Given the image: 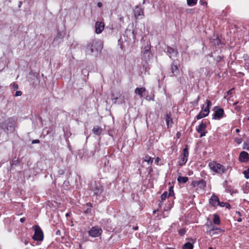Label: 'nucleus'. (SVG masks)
<instances>
[{
	"label": "nucleus",
	"instance_id": "5fc2aeb1",
	"mask_svg": "<svg viewBox=\"0 0 249 249\" xmlns=\"http://www.w3.org/2000/svg\"><path fill=\"white\" fill-rule=\"evenodd\" d=\"M199 97H198L196 100V103H197L198 101L199 100Z\"/></svg>",
	"mask_w": 249,
	"mask_h": 249
},
{
	"label": "nucleus",
	"instance_id": "aec40b11",
	"mask_svg": "<svg viewBox=\"0 0 249 249\" xmlns=\"http://www.w3.org/2000/svg\"><path fill=\"white\" fill-rule=\"evenodd\" d=\"M165 121L166 123L167 127L168 128L172 126L173 124L172 118L171 117V115L169 114H167L165 117Z\"/></svg>",
	"mask_w": 249,
	"mask_h": 249
},
{
	"label": "nucleus",
	"instance_id": "412c9836",
	"mask_svg": "<svg viewBox=\"0 0 249 249\" xmlns=\"http://www.w3.org/2000/svg\"><path fill=\"white\" fill-rule=\"evenodd\" d=\"M94 195L96 196L100 195L103 192V187L100 185L98 186H96V187L93 189Z\"/></svg>",
	"mask_w": 249,
	"mask_h": 249
},
{
	"label": "nucleus",
	"instance_id": "a878e982",
	"mask_svg": "<svg viewBox=\"0 0 249 249\" xmlns=\"http://www.w3.org/2000/svg\"><path fill=\"white\" fill-rule=\"evenodd\" d=\"M193 249V245L192 243L187 242L185 243L183 247V249Z\"/></svg>",
	"mask_w": 249,
	"mask_h": 249
},
{
	"label": "nucleus",
	"instance_id": "b1692460",
	"mask_svg": "<svg viewBox=\"0 0 249 249\" xmlns=\"http://www.w3.org/2000/svg\"><path fill=\"white\" fill-rule=\"evenodd\" d=\"M213 223L216 225L220 224V218H219V217L217 214H214L213 215Z\"/></svg>",
	"mask_w": 249,
	"mask_h": 249
},
{
	"label": "nucleus",
	"instance_id": "9d476101",
	"mask_svg": "<svg viewBox=\"0 0 249 249\" xmlns=\"http://www.w3.org/2000/svg\"><path fill=\"white\" fill-rule=\"evenodd\" d=\"M153 158L150 157L149 156H146L144 157L143 161L142 162V167H143L144 165V163L146 162L147 165L149 166V171L148 172L150 173L152 171V168H151V166L153 163Z\"/></svg>",
	"mask_w": 249,
	"mask_h": 249
},
{
	"label": "nucleus",
	"instance_id": "c85d7f7f",
	"mask_svg": "<svg viewBox=\"0 0 249 249\" xmlns=\"http://www.w3.org/2000/svg\"><path fill=\"white\" fill-rule=\"evenodd\" d=\"M243 149L249 151V141H246L244 142Z\"/></svg>",
	"mask_w": 249,
	"mask_h": 249
},
{
	"label": "nucleus",
	"instance_id": "09e8293b",
	"mask_svg": "<svg viewBox=\"0 0 249 249\" xmlns=\"http://www.w3.org/2000/svg\"><path fill=\"white\" fill-rule=\"evenodd\" d=\"M236 213L239 215H241V213L239 212H237Z\"/></svg>",
	"mask_w": 249,
	"mask_h": 249
},
{
	"label": "nucleus",
	"instance_id": "ddd939ff",
	"mask_svg": "<svg viewBox=\"0 0 249 249\" xmlns=\"http://www.w3.org/2000/svg\"><path fill=\"white\" fill-rule=\"evenodd\" d=\"M224 112V110L222 108H218L215 111L213 119L214 120H220L223 117Z\"/></svg>",
	"mask_w": 249,
	"mask_h": 249
},
{
	"label": "nucleus",
	"instance_id": "cd10ccee",
	"mask_svg": "<svg viewBox=\"0 0 249 249\" xmlns=\"http://www.w3.org/2000/svg\"><path fill=\"white\" fill-rule=\"evenodd\" d=\"M207 115L203 113L202 111L199 113V114L196 116V119L199 120L202 119Z\"/></svg>",
	"mask_w": 249,
	"mask_h": 249
},
{
	"label": "nucleus",
	"instance_id": "a18cd8bd",
	"mask_svg": "<svg viewBox=\"0 0 249 249\" xmlns=\"http://www.w3.org/2000/svg\"><path fill=\"white\" fill-rule=\"evenodd\" d=\"M39 142V141L38 140H34L33 142V143H37Z\"/></svg>",
	"mask_w": 249,
	"mask_h": 249
},
{
	"label": "nucleus",
	"instance_id": "680f3d73",
	"mask_svg": "<svg viewBox=\"0 0 249 249\" xmlns=\"http://www.w3.org/2000/svg\"><path fill=\"white\" fill-rule=\"evenodd\" d=\"M59 233V231H57V234Z\"/></svg>",
	"mask_w": 249,
	"mask_h": 249
},
{
	"label": "nucleus",
	"instance_id": "3c124183",
	"mask_svg": "<svg viewBox=\"0 0 249 249\" xmlns=\"http://www.w3.org/2000/svg\"><path fill=\"white\" fill-rule=\"evenodd\" d=\"M138 227H136L134 228V229L135 230H137L138 229Z\"/></svg>",
	"mask_w": 249,
	"mask_h": 249
},
{
	"label": "nucleus",
	"instance_id": "f03ea898",
	"mask_svg": "<svg viewBox=\"0 0 249 249\" xmlns=\"http://www.w3.org/2000/svg\"><path fill=\"white\" fill-rule=\"evenodd\" d=\"M0 127L7 133L11 132L14 131L15 128V121L13 119L9 118L1 123Z\"/></svg>",
	"mask_w": 249,
	"mask_h": 249
},
{
	"label": "nucleus",
	"instance_id": "f704fd0d",
	"mask_svg": "<svg viewBox=\"0 0 249 249\" xmlns=\"http://www.w3.org/2000/svg\"><path fill=\"white\" fill-rule=\"evenodd\" d=\"M178 232L181 236H183L185 233V231L183 229H181Z\"/></svg>",
	"mask_w": 249,
	"mask_h": 249
},
{
	"label": "nucleus",
	"instance_id": "8fccbe9b",
	"mask_svg": "<svg viewBox=\"0 0 249 249\" xmlns=\"http://www.w3.org/2000/svg\"><path fill=\"white\" fill-rule=\"evenodd\" d=\"M139 171H140V173H141L142 171V168H140L139 169Z\"/></svg>",
	"mask_w": 249,
	"mask_h": 249
},
{
	"label": "nucleus",
	"instance_id": "603ef678",
	"mask_svg": "<svg viewBox=\"0 0 249 249\" xmlns=\"http://www.w3.org/2000/svg\"><path fill=\"white\" fill-rule=\"evenodd\" d=\"M34 76L35 77H36V78H37V74H34Z\"/></svg>",
	"mask_w": 249,
	"mask_h": 249
},
{
	"label": "nucleus",
	"instance_id": "6ab92c4d",
	"mask_svg": "<svg viewBox=\"0 0 249 249\" xmlns=\"http://www.w3.org/2000/svg\"><path fill=\"white\" fill-rule=\"evenodd\" d=\"M171 69L173 74L175 76L177 75L179 73L178 67L177 65L174 64V62H173L171 65Z\"/></svg>",
	"mask_w": 249,
	"mask_h": 249
},
{
	"label": "nucleus",
	"instance_id": "0e129e2a",
	"mask_svg": "<svg viewBox=\"0 0 249 249\" xmlns=\"http://www.w3.org/2000/svg\"><path fill=\"white\" fill-rule=\"evenodd\" d=\"M248 120H249V118H248Z\"/></svg>",
	"mask_w": 249,
	"mask_h": 249
},
{
	"label": "nucleus",
	"instance_id": "a19ab883",
	"mask_svg": "<svg viewBox=\"0 0 249 249\" xmlns=\"http://www.w3.org/2000/svg\"><path fill=\"white\" fill-rule=\"evenodd\" d=\"M97 6L99 7H101L102 6V3L101 2H98L97 3Z\"/></svg>",
	"mask_w": 249,
	"mask_h": 249
},
{
	"label": "nucleus",
	"instance_id": "473e14b6",
	"mask_svg": "<svg viewBox=\"0 0 249 249\" xmlns=\"http://www.w3.org/2000/svg\"><path fill=\"white\" fill-rule=\"evenodd\" d=\"M206 106L205 107H208L210 108L211 106H212L211 102L210 100H207L206 101Z\"/></svg>",
	"mask_w": 249,
	"mask_h": 249
},
{
	"label": "nucleus",
	"instance_id": "0eeeda50",
	"mask_svg": "<svg viewBox=\"0 0 249 249\" xmlns=\"http://www.w3.org/2000/svg\"><path fill=\"white\" fill-rule=\"evenodd\" d=\"M191 185L195 188H196V190L199 189H204L206 187V183L204 180L201 179L199 180H195L192 182Z\"/></svg>",
	"mask_w": 249,
	"mask_h": 249
},
{
	"label": "nucleus",
	"instance_id": "6e6552de",
	"mask_svg": "<svg viewBox=\"0 0 249 249\" xmlns=\"http://www.w3.org/2000/svg\"><path fill=\"white\" fill-rule=\"evenodd\" d=\"M206 124L203 122H201L199 125L196 127V131L200 134V137L205 136L206 134L207 131H206Z\"/></svg>",
	"mask_w": 249,
	"mask_h": 249
},
{
	"label": "nucleus",
	"instance_id": "ea45409f",
	"mask_svg": "<svg viewBox=\"0 0 249 249\" xmlns=\"http://www.w3.org/2000/svg\"><path fill=\"white\" fill-rule=\"evenodd\" d=\"M224 207H225L226 208H227L228 209H230L231 208V206H230V204H229L228 203H227V202H225V205H224Z\"/></svg>",
	"mask_w": 249,
	"mask_h": 249
},
{
	"label": "nucleus",
	"instance_id": "13d9d810",
	"mask_svg": "<svg viewBox=\"0 0 249 249\" xmlns=\"http://www.w3.org/2000/svg\"><path fill=\"white\" fill-rule=\"evenodd\" d=\"M209 249H213V248L212 247H210L209 248Z\"/></svg>",
	"mask_w": 249,
	"mask_h": 249
},
{
	"label": "nucleus",
	"instance_id": "dca6fc26",
	"mask_svg": "<svg viewBox=\"0 0 249 249\" xmlns=\"http://www.w3.org/2000/svg\"><path fill=\"white\" fill-rule=\"evenodd\" d=\"M167 53L170 58L175 57L178 53L177 51L171 47L167 48Z\"/></svg>",
	"mask_w": 249,
	"mask_h": 249
},
{
	"label": "nucleus",
	"instance_id": "1a4fd4ad",
	"mask_svg": "<svg viewBox=\"0 0 249 249\" xmlns=\"http://www.w3.org/2000/svg\"><path fill=\"white\" fill-rule=\"evenodd\" d=\"M134 14L136 18L138 19H142L144 17L143 9L139 6L135 7L134 9Z\"/></svg>",
	"mask_w": 249,
	"mask_h": 249
},
{
	"label": "nucleus",
	"instance_id": "864d4df0",
	"mask_svg": "<svg viewBox=\"0 0 249 249\" xmlns=\"http://www.w3.org/2000/svg\"><path fill=\"white\" fill-rule=\"evenodd\" d=\"M87 205L90 206V207L91 206V203H87Z\"/></svg>",
	"mask_w": 249,
	"mask_h": 249
},
{
	"label": "nucleus",
	"instance_id": "2f4dec72",
	"mask_svg": "<svg viewBox=\"0 0 249 249\" xmlns=\"http://www.w3.org/2000/svg\"><path fill=\"white\" fill-rule=\"evenodd\" d=\"M234 141L238 144H240L242 142V140L241 138H234Z\"/></svg>",
	"mask_w": 249,
	"mask_h": 249
},
{
	"label": "nucleus",
	"instance_id": "39448f33",
	"mask_svg": "<svg viewBox=\"0 0 249 249\" xmlns=\"http://www.w3.org/2000/svg\"><path fill=\"white\" fill-rule=\"evenodd\" d=\"M34 228L35 230V234L33 238L35 240L42 241L43 239V234L42 230L38 226H35Z\"/></svg>",
	"mask_w": 249,
	"mask_h": 249
},
{
	"label": "nucleus",
	"instance_id": "423d86ee",
	"mask_svg": "<svg viewBox=\"0 0 249 249\" xmlns=\"http://www.w3.org/2000/svg\"><path fill=\"white\" fill-rule=\"evenodd\" d=\"M102 232V230L98 226H94L89 231V235L93 237L99 236Z\"/></svg>",
	"mask_w": 249,
	"mask_h": 249
},
{
	"label": "nucleus",
	"instance_id": "c9c22d12",
	"mask_svg": "<svg viewBox=\"0 0 249 249\" xmlns=\"http://www.w3.org/2000/svg\"><path fill=\"white\" fill-rule=\"evenodd\" d=\"M13 88L14 89V90H16L18 89V84H14L13 85Z\"/></svg>",
	"mask_w": 249,
	"mask_h": 249
},
{
	"label": "nucleus",
	"instance_id": "20e7f679",
	"mask_svg": "<svg viewBox=\"0 0 249 249\" xmlns=\"http://www.w3.org/2000/svg\"><path fill=\"white\" fill-rule=\"evenodd\" d=\"M189 156V152L187 146L183 149L182 154L180 156L179 160V164L180 165L182 166L186 164L187 161Z\"/></svg>",
	"mask_w": 249,
	"mask_h": 249
},
{
	"label": "nucleus",
	"instance_id": "49530a36",
	"mask_svg": "<svg viewBox=\"0 0 249 249\" xmlns=\"http://www.w3.org/2000/svg\"><path fill=\"white\" fill-rule=\"evenodd\" d=\"M235 131H236V132L238 133V132H240V130H239V129L237 128V129L235 130Z\"/></svg>",
	"mask_w": 249,
	"mask_h": 249
},
{
	"label": "nucleus",
	"instance_id": "052dcab7",
	"mask_svg": "<svg viewBox=\"0 0 249 249\" xmlns=\"http://www.w3.org/2000/svg\"><path fill=\"white\" fill-rule=\"evenodd\" d=\"M237 102L235 103H234V105H236V104H237Z\"/></svg>",
	"mask_w": 249,
	"mask_h": 249
},
{
	"label": "nucleus",
	"instance_id": "5701e85b",
	"mask_svg": "<svg viewBox=\"0 0 249 249\" xmlns=\"http://www.w3.org/2000/svg\"><path fill=\"white\" fill-rule=\"evenodd\" d=\"M178 182L181 183H185L188 180V178L186 177H178L177 179Z\"/></svg>",
	"mask_w": 249,
	"mask_h": 249
},
{
	"label": "nucleus",
	"instance_id": "de8ad7c7",
	"mask_svg": "<svg viewBox=\"0 0 249 249\" xmlns=\"http://www.w3.org/2000/svg\"><path fill=\"white\" fill-rule=\"evenodd\" d=\"M58 37V36H57L54 38V40H53V41H55L56 40H57Z\"/></svg>",
	"mask_w": 249,
	"mask_h": 249
},
{
	"label": "nucleus",
	"instance_id": "c756f323",
	"mask_svg": "<svg viewBox=\"0 0 249 249\" xmlns=\"http://www.w3.org/2000/svg\"><path fill=\"white\" fill-rule=\"evenodd\" d=\"M168 196L167 192H164L161 196V199L162 201L164 200Z\"/></svg>",
	"mask_w": 249,
	"mask_h": 249
},
{
	"label": "nucleus",
	"instance_id": "2eb2a0df",
	"mask_svg": "<svg viewBox=\"0 0 249 249\" xmlns=\"http://www.w3.org/2000/svg\"><path fill=\"white\" fill-rule=\"evenodd\" d=\"M125 35L126 37H128L129 36V40L131 42L134 43L135 40V36L134 35V31H131L130 30H127L125 32Z\"/></svg>",
	"mask_w": 249,
	"mask_h": 249
},
{
	"label": "nucleus",
	"instance_id": "37998d69",
	"mask_svg": "<svg viewBox=\"0 0 249 249\" xmlns=\"http://www.w3.org/2000/svg\"><path fill=\"white\" fill-rule=\"evenodd\" d=\"M24 221H25V218H21L20 219V221L21 222L23 223V222H24Z\"/></svg>",
	"mask_w": 249,
	"mask_h": 249
},
{
	"label": "nucleus",
	"instance_id": "e2e57ef3",
	"mask_svg": "<svg viewBox=\"0 0 249 249\" xmlns=\"http://www.w3.org/2000/svg\"><path fill=\"white\" fill-rule=\"evenodd\" d=\"M59 233V231H57V234Z\"/></svg>",
	"mask_w": 249,
	"mask_h": 249
},
{
	"label": "nucleus",
	"instance_id": "72a5a7b5",
	"mask_svg": "<svg viewBox=\"0 0 249 249\" xmlns=\"http://www.w3.org/2000/svg\"><path fill=\"white\" fill-rule=\"evenodd\" d=\"M225 205V202H220L218 199V202H217V205H219L220 207H224Z\"/></svg>",
	"mask_w": 249,
	"mask_h": 249
},
{
	"label": "nucleus",
	"instance_id": "7ed1b4c3",
	"mask_svg": "<svg viewBox=\"0 0 249 249\" xmlns=\"http://www.w3.org/2000/svg\"><path fill=\"white\" fill-rule=\"evenodd\" d=\"M209 166L212 171L217 174H222L226 171L224 166L214 161L210 162Z\"/></svg>",
	"mask_w": 249,
	"mask_h": 249
},
{
	"label": "nucleus",
	"instance_id": "4d7b16f0",
	"mask_svg": "<svg viewBox=\"0 0 249 249\" xmlns=\"http://www.w3.org/2000/svg\"><path fill=\"white\" fill-rule=\"evenodd\" d=\"M156 212V210H154V211H153V213H155Z\"/></svg>",
	"mask_w": 249,
	"mask_h": 249
},
{
	"label": "nucleus",
	"instance_id": "4468645a",
	"mask_svg": "<svg viewBox=\"0 0 249 249\" xmlns=\"http://www.w3.org/2000/svg\"><path fill=\"white\" fill-rule=\"evenodd\" d=\"M249 154L245 151L240 153L239 157V160L242 162H246L249 160Z\"/></svg>",
	"mask_w": 249,
	"mask_h": 249
},
{
	"label": "nucleus",
	"instance_id": "4c0bfd02",
	"mask_svg": "<svg viewBox=\"0 0 249 249\" xmlns=\"http://www.w3.org/2000/svg\"><path fill=\"white\" fill-rule=\"evenodd\" d=\"M160 161V159L159 157H157L155 159V162L156 164L158 165L159 162Z\"/></svg>",
	"mask_w": 249,
	"mask_h": 249
},
{
	"label": "nucleus",
	"instance_id": "f3484780",
	"mask_svg": "<svg viewBox=\"0 0 249 249\" xmlns=\"http://www.w3.org/2000/svg\"><path fill=\"white\" fill-rule=\"evenodd\" d=\"M218 198L215 195L213 194L209 200V203L212 206L215 207L217 206V202H218Z\"/></svg>",
	"mask_w": 249,
	"mask_h": 249
},
{
	"label": "nucleus",
	"instance_id": "58836bf2",
	"mask_svg": "<svg viewBox=\"0 0 249 249\" xmlns=\"http://www.w3.org/2000/svg\"><path fill=\"white\" fill-rule=\"evenodd\" d=\"M199 2L201 5H203L206 4V2L204 0H200Z\"/></svg>",
	"mask_w": 249,
	"mask_h": 249
},
{
	"label": "nucleus",
	"instance_id": "4be33fe9",
	"mask_svg": "<svg viewBox=\"0 0 249 249\" xmlns=\"http://www.w3.org/2000/svg\"><path fill=\"white\" fill-rule=\"evenodd\" d=\"M92 131L94 134L99 135L102 132V128L99 126H95L93 128Z\"/></svg>",
	"mask_w": 249,
	"mask_h": 249
},
{
	"label": "nucleus",
	"instance_id": "a211bd4d",
	"mask_svg": "<svg viewBox=\"0 0 249 249\" xmlns=\"http://www.w3.org/2000/svg\"><path fill=\"white\" fill-rule=\"evenodd\" d=\"M145 90L146 89L145 88H137L135 90V93L138 94L140 98H142L143 97V93L144 92Z\"/></svg>",
	"mask_w": 249,
	"mask_h": 249
},
{
	"label": "nucleus",
	"instance_id": "7c9ffc66",
	"mask_svg": "<svg viewBox=\"0 0 249 249\" xmlns=\"http://www.w3.org/2000/svg\"><path fill=\"white\" fill-rule=\"evenodd\" d=\"M168 196H171L174 195L173 187L170 186L169 189Z\"/></svg>",
	"mask_w": 249,
	"mask_h": 249
},
{
	"label": "nucleus",
	"instance_id": "f257e3e1",
	"mask_svg": "<svg viewBox=\"0 0 249 249\" xmlns=\"http://www.w3.org/2000/svg\"><path fill=\"white\" fill-rule=\"evenodd\" d=\"M102 48L103 45L100 40H93L88 44L86 52L90 55L97 56L100 53Z\"/></svg>",
	"mask_w": 249,
	"mask_h": 249
},
{
	"label": "nucleus",
	"instance_id": "393cba45",
	"mask_svg": "<svg viewBox=\"0 0 249 249\" xmlns=\"http://www.w3.org/2000/svg\"><path fill=\"white\" fill-rule=\"evenodd\" d=\"M210 108L208 107H205L204 105H203L201 108V111L204 113L205 114L208 115L210 112Z\"/></svg>",
	"mask_w": 249,
	"mask_h": 249
},
{
	"label": "nucleus",
	"instance_id": "bf43d9fd",
	"mask_svg": "<svg viewBox=\"0 0 249 249\" xmlns=\"http://www.w3.org/2000/svg\"><path fill=\"white\" fill-rule=\"evenodd\" d=\"M68 215H69V214H68V213H67V214H66V216H68Z\"/></svg>",
	"mask_w": 249,
	"mask_h": 249
},
{
	"label": "nucleus",
	"instance_id": "f8f14e48",
	"mask_svg": "<svg viewBox=\"0 0 249 249\" xmlns=\"http://www.w3.org/2000/svg\"><path fill=\"white\" fill-rule=\"evenodd\" d=\"M143 53V58L145 61L149 60L151 54L150 48L148 46L145 47L142 51Z\"/></svg>",
	"mask_w": 249,
	"mask_h": 249
},
{
	"label": "nucleus",
	"instance_id": "bb28decb",
	"mask_svg": "<svg viewBox=\"0 0 249 249\" xmlns=\"http://www.w3.org/2000/svg\"><path fill=\"white\" fill-rule=\"evenodd\" d=\"M197 0H187V4L190 6L195 5L197 2Z\"/></svg>",
	"mask_w": 249,
	"mask_h": 249
},
{
	"label": "nucleus",
	"instance_id": "e433bc0d",
	"mask_svg": "<svg viewBox=\"0 0 249 249\" xmlns=\"http://www.w3.org/2000/svg\"><path fill=\"white\" fill-rule=\"evenodd\" d=\"M22 95V92L21 91H17L15 93V96H20Z\"/></svg>",
	"mask_w": 249,
	"mask_h": 249
},
{
	"label": "nucleus",
	"instance_id": "c03bdc74",
	"mask_svg": "<svg viewBox=\"0 0 249 249\" xmlns=\"http://www.w3.org/2000/svg\"><path fill=\"white\" fill-rule=\"evenodd\" d=\"M242 218H240V217H239V218H238V219H237V221L238 222H241V221H242Z\"/></svg>",
	"mask_w": 249,
	"mask_h": 249
},
{
	"label": "nucleus",
	"instance_id": "79ce46f5",
	"mask_svg": "<svg viewBox=\"0 0 249 249\" xmlns=\"http://www.w3.org/2000/svg\"><path fill=\"white\" fill-rule=\"evenodd\" d=\"M232 90L233 89H231V90H229L228 92H227V93L228 94H231L232 93Z\"/></svg>",
	"mask_w": 249,
	"mask_h": 249
},
{
	"label": "nucleus",
	"instance_id": "9b49d317",
	"mask_svg": "<svg viewBox=\"0 0 249 249\" xmlns=\"http://www.w3.org/2000/svg\"><path fill=\"white\" fill-rule=\"evenodd\" d=\"M95 33L97 34H100L105 28V24L101 21H97L95 25Z\"/></svg>",
	"mask_w": 249,
	"mask_h": 249
},
{
	"label": "nucleus",
	"instance_id": "6e6d98bb",
	"mask_svg": "<svg viewBox=\"0 0 249 249\" xmlns=\"http://www.w3.org/2000/svg\"><path fill=\"white\" fill-rule=\"evenodd\" d=\"M245 177H246V178H249V176H245Z\"/></svg>",
	"mask_w": 249,
	"mask_h": 249
}]
</instances>
